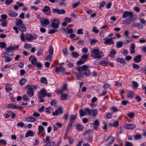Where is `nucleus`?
Returning a JSON list of instances; mask_svg holds the SVG:
<instances>
[{"instance_id":"49530a36","label":"nucleus","mask_w":146,"mask_h":146,"mask_svg":"<svg viewBox=\"0 0 146 146\" xmlns=\"http://www.w3.org/2000/svg\"><path fill=\"white\" fill-rule=\"evenodd\" d=\"M67 89V86L66 84H64L63 86V87L62 89L60 91V93H63V92L65 90H66Z\"/></svg>"},{"instance_id":"423d86ee","label":"nucleus","mask_w":146,"mask_h":146,"mask_svg":"<svg viewBox=\"0 0 146 146\" xmlns=\"http://www.w3.org/2000/svg\"><path fill=\"white\" fill-rule=\"evenodd\" d=\"M52 23L51 27L52 28L57 29L59 28V25L60 24V20L58 19H55L51 21Z\"/></svg>"},{"instance_id":"de8ad7c7","label":"nucleus","mask_w":146,"mask_h":146,"mask_svg":"<svg viewBox=\"0 0 146 146\" xmlns=\"http://www.w3.org/2000/svg\"><path fill=\"white\" fill-rule=\"evenodd\" d=\"M127 115L130 118H132L134 117L135 114L134 113L132 112L127 113Z\"/></svg>"},{"instance_id":"3c124183","label":"nucleus","mask_w":146,"mask_h":146,"mask_svg":"<svg viewBox=\"0 0 146 146\" xmlns=\"http://www.w3.org/2000/svg\"><path fill=\"white\" fill-rule=\"evenodd\" d=\"M37 59L35 57L31 61V63L33 65H35L37 63Z\"/></svg>"},{"instance_id":"0eeeda50","label":"nucleus","mask_w":146,"mask_h":146,"mask_svg":"<svg viewBox=\"0 0 146 146\" xmlns=\"http://www.w3.org/2000/svg\"><path fill=\"white\" fill-rule=\"evenodd\" d=\"M28 88L27 91V94L28 96L30 97H32L33 96L34 94V92L33 90L32 86L28 85L26 86Z\"/></svg>"},{"instance_id":"ddd939ff","label":"nucleus","mask_w":146,"mask_h":146,"mask_svg":"<svg viewBox=\"0 0 146 146\" xmlns=\"http://www.w3.org/2000/svg\"><path fill=\"white\" fill-rule=\"evenodd\" d=\"M136 125L133 124H127L124 125V127L127 130H132L135 128Z\"/></svg>"},{"instance_id":"ea45409f","label":"nucleus","mask_w":146,"mask_h":146,"mask_svg":"<svg viewBox=\"0 0 146 146\" xmlns=\"http://www.w3.org/2000/svg\"><path fill=\"white\" fill-rule=\"evenodd\" d=\"M43 51V49L40 47L38 49V51L37 52L36 54L38 56H40L41 55Z\"/></svg>"},{"instance_id":"338daca9","label":"nucleus","mask_w":146,"mask_h":146,"mask_svg":"<svg viewBox=\"0 0 146 146\" xmlns=\"http://www.w3.org/2000/svg\"><path fill=\"white\" fill-rule=\"evenodd\" d=\"M36 66L37 67V68L39 69H40L42 67V65L40 62H38L37 63Z\"/></svg>"},{"instance_id":"9b49d317","label":"nucleus","mask_w":146,"mask_h":146,"mask_svg":"<svg viewBox=\"0 0 146 146\" xmlns=\"http://www.w3.org/2000/svg\"><path fill=\"white\" fill-rule=\"evenodd\" d=\"M0 48H4L5 50L7 53L11 52L12 51L14 50L15 49V48L13 46H8L7 47H6V46H0Z\"/></svg>"},{"instance_id":"6ab92c4d","label":"nucleus","mask_w":146,"mask_h":146,"mask_svg":"<svg viewBox=\"0 0 146 146\" xmlns=\"http://www.w3.org/2000/svg\"><path fill=\"white\" fill-rule=\"evenodd\" d=\"M35 133L31 131H29L26 133L25 135V137H28L29 136L33 137L35 135Z\"/></svg>"},{"instance_id":"603ef678","label":"nucleus","mask_w":146,"mask_h":146,"mask_svg":"<svg viewBox=\"0 0 146 146\" xmlns=\"http://www.w3.org/2000/svg\"><path fill=\"white\" fill-rule=\"evenodd\" d=\"M23 100L25 101H27L29 100V99L27 96L26 95H24L23 97Z\"/></svg>"},{"instance_id":"09e8293b","label":"nucleus","mask_w":146,"mask_h":146,"mask_svg":"<svg viewBox=\"0 0 146 146\" xmlns=\"http://www.w3.org/2000/svg\"><path fill=\"white\" fill-rule=\"evenodd\" d=\"M119 121H117L114 122L112 124V126L115 127H117L119 125Z\"/></svg>"},{"instance_id":"37998d69","label":"nucleus","mask_w":146,"mask_h":146,"mask_svg":"<svg viewBox=\"0 0 146 146\" xmlns=\"http://www.w3.org/2000/svg\"><path fill=\"white\" fill-rule=\"evenodd\" d=\"M133 93L132 92L129 91L127 94V96L128 98H133Z\"/></svg>"},{"instance_id":"774afa93","label":"nucleus","mask_w":146,"mask_h":146,"mask_svg":"<svg viewBox=\"0 0 146 146\" xmlns=\"http://www.w3.org/2000/svg\"><path fill=\"white\" fill-rule=\"evenodd\" d=\"M140 71L141 72H144V74H146V67H144L143 68H141L140 69Z\"/></svg>"},{"instance_id":"72a5a7b5","label":"nucleus","mask_w":146,"mask_h":146,"mask_svg":"<svg viewBox=\"0 0 146 146\" xmlns=\"http://www.w3.org/2000/svg\"><path fill=\"white\" fill-rule=\"evenodd\" d=\"M116 60L117 62L121 64H124L125 62V60L122 58H118L116 59Z\"/></svg>"},{"instance_id":"f8f14e48","label":"nucleus","mask_w":146,"mask_h":146,"mask_svg":"<svg viewBox=\"0 0 146 146\" xmlns=\"http://www.w3.org/2000/svg\"><path fill=\"white\" fill-rule=\"evenodd\" d=\"M63 112L62 108L61 107H60L56 110L55 112H53L52 115L54 116H57L59 114H62Z\"/></svg>"},{"instance_id":"13d9d810","label":"nucleus","mask_w":146,"mask_h":146,"mask_svg":"<svg viewBox=\"0 0 146 146\" xmlns=\"http://www.w3.org/2000/svg\"><path fill=\"white\" fill-rule=\"evenodd\" d=\"M80 2H78L74 4L72 6V8L73 9H75L80 4Z\"/></svg>"},{"instance_id":"2eb2a0df","label":"nucleus","mask_w":146,"mask_h":146,"mask_svg":"<svg viewBox=\"0 0 146 146\" xmlns=\"http://www.w3.org/2000/svg\"><path fill=\"white\" fill-rule=\"evenodd\" d=\"M26 121L29 122H35L36 121V118L34 117L29 116L25 118Z\"/></svg>"},{"instance_id":"bb28decb","label":"nucleus","mask_w":146,"mask_h":146,"mask_svg":"<svg viewBox=\"0 0 146 146\" xmlns=\"http://www.w3.org/2000/svg\"><path fill=\"white\" fill-rule=\"evenodd\" d=\"M18 27L19 30L21 31L25 32L26 30V27L23 24L19 26Z\"/></svg>"},{"instance_id":"bf43d9fd","label":"nucleus","mask_w":146,"mask_h":146,"mask_svg":"<svg viewBox=\"0 0 146 146\" xmlns=\"http://www.w3.org/2000/svg\"><path fill=\"white\" fill-rule=\"evenodd\" d=\"M135 46H131V47L130 52L131 54H133L135 52Z\"/></svg>"},{"instance_id":"a878e982","label":"nucleus","mask_w":146,"mask_h":146,"mask_svg":"<svg viewBox=\"0 0 146 146\" xmlns=\"http://www.w3.org/2000/svg\"><path fill=\"white\" fill-rule=\"evenodd\" d=\"M49 23V20L47 19H44L43 21H41V25H43V26L44 25H47Z\"/></svg>"},{"instance_id":"e2e57ef3","label":"nucleus","mask_w":146,"mask_h":146,"mask_svg":"<svg viewBox=\"0 0 146 146\" xmlns=\"http://www.w3.org/2000/svg\"><path fill=\"white\" fill-rule=\"evenodd\" d=\"M62 52L64 54L65 56H67L68 55V52L67 49L66 48H63L62 49Z\"/></svg>"},{"instance_id":"9d476101","label":"nucleus","mask_w":146,"mask_h":146,"mask_svg":"<svg viewBox=\"0 0 146 146\" xmlns=\"http://www.w3.org/2000/svg\"><path fill=\"white\" fill-rule=\"evenodd\" d=\"M42 11L45 12V14L47 15H51L50 11L51 9L48 6H44L42 9Z\"/></svg>"},{"instance_id":"864d4df0","label":"nucleus","mask_w":146,"mask_h":146,"mask_svg":"<svg viewBox=\"0 0 146 146\" xmlns=\"http://www.w3.org/2000/svg\"><path fill=\"white\" fill-rule=\"evenodd\" d=\"M0 144L5 145L7 144V142L5 139H1L0 140Z\"/></svg>"},{"instance_id":"79ce46f5","label":"nucleus","mask_w":146,"mask_h":146,"mask_svg":"<svg viewBox=\"0 0 146 146\" xmlns=\"http://www.w3.org/2000/svg\"><path fill=\"white\" fill-rule=\"evenodd\" d=\"M26 82V80L25 79L23 78L21 79L19 81V84L21 86L24 85Z\"/></svg>"},{"instance_id":"dca6fc26","label":"nucleus","mask_w":146,"mask_h":146,"mask_svg":"<svg viewBox=\"0 0 146 146\" xmlns=\"http://www.w3.org/2000/svg\"><path fill=\"white\" fill-rule=\"evenodd\" d=\"M104 44H105L113 45L114 44V41L112 40V38H108L105 40Z\"/></svg>"},{"instance_id":"a18cd8bd","label":"nucleus","mask_w":146,"mask_h":146,"mask_svg":"<svg viewBox=\"0 0 146 146\" xmlns=\"http://www.w3.org/2000/svg\"><path fill=\"white\" fill-rule=\"evenodd\" d=\"M85 42V40H79L77 42V43L80 45H84Z\"/></svg>"},{"instance_id":"6e6d98bb","label":"nucleus","mask_w":146,"mask_h":146,"mask_svg":"<svg viewBox=\"0 0 146 146\" xmlns=\"http://www.w3.org/2000/svg\"><path fill=\"white\" fill-rule=\"evenodd\" d=\"M85 62L83 60L81 59V60L78 61L77 62L76 64L77 65H79L84 64Z\"/></svg>"},{"instance_id":"680f3d73","label":"nucleus","mask_w":146,"mask_h":146,"mask_svg":"<svg viewBox=\"0 0 146 146\" xmlns=\"http://www.w3.org/2000/svg\"><path fill=\"white\" fill-rule=\"evenodd\" d=\"M133 67L134 68L138 69L139 68L140 66L134 63L133 64Z\"/></svg>"},{"instance_id":"69168bd1","label":"nucleus","mask_w":146,"mask_h":146,"mask_svg":"<svg viewBox=\"0 0 146 146\" xmlns=\"http://www.w3.org/2000/svg\"><path fill=\"white\" fill-rule=\"evenodd\" d=\"M72 122L70 121L68 125L67 126L66 128V131H68L69 130V129H70L72 126Z\"/></svg>"},{"instance_id":"5701e85b","label":"nucleus","mask_w":146,"mask_h":146,"mask_svg":"<svg viewBox=\"0 0 146 146\" xmlns=\"http://www.w3.org/2000/svg\"><path fill=\"white\" fill-rule=\"evenodd\" d=\"M80 116L81 117H82L87 115V112H86V108L85 109L84 111L82 109L80 110L79 111Z\"/></svg>"},{"instance_id":"cd10ccee","label":"nucleus","mask_w":146,"mask_h":146,"mask_svg":"<svg viewBox=\"0 0 146 146\" xmlns=\"http://www.w3.org/2000/svg\"><path fill=\"white\" fill-rule=\"evenodd\" d=\"M38 134L39 135L40 133H42L44 130V128L41 125H39L38 127Z\"/></svg>"},{"instance_id":"20e7f679","label":"nucleus","mask_w":146,"mask_h":146,"mask_svg":"<svg viewBox=\"0 0 146 146\" xmlns=\"http://www.w3.org/2000/svg\"><path fill=\"white\" fill-rule=\"evenodd\" d=\"M86 112H87V115L92 116L95 117L98 113V111L96 109L90 110L88 108H86Z\"/></svg>"},{"instance_id":"aec40b11","label":"nucleus","mask_w":146,"mask_h":146,"mask_svg":"<svg viewBox=\"0 0 146 146\" xmlns=\"http://www.w3.org/2000/svg\"><path fill=\"white\" fill-rule=\"evenodd\" d=\"M7 107L8 108L12 109H20L21 108V106L19 107L16 106L12 104H9L8 105Z\"/></svg>"},{"instance_id":"f03ea898","label":"nucleus","mask_w":146,"mask_h":146,"mask_svg":"<svg viewBox=\"0 0 146 146\" xmlns=\"http://www.w3.org/2000/svg\"><path fill=\"white\" fill-rule=\"evenodd\" d=\"M38 37L37 35L35 34H32L31 33L24 34L22 33L20 36V38L23 41L26 40L29 42H31L33 40L36 39Z\"/></svg>"},{"instance_id":"c756f323","label":"nucleus","mask_w":146,"mask_h":146,"mask_svg":"<svg viewBox=\"0 0 146 146\" xmlns=\"http://www.w3.org/2000/svg\"><path fill=\"white\" fill-rule=\"evenodd\" d=\"M76 128L79 131H82L83 129V126L79 124H77Z\"/></svg>"},{"instance_id":"58836bf2","label":"nucleus","mask_w":146,"mask_h":146,"mask_svg":"<svg viewBox=\"0 0 146 146\" xmlns=\"http://www.w3.org/2000/svg\"><path fill=\"white\" fill-rule=\"evenodd\" d=\"M52 55L49 54L45 56V59L48 61H50L52 60Z\"/></svg>"},{"instance_id":"f257e3e1","label":"nucleus","mask_w":146,"mask_h":146,"mask_svg":"<svg viewBox=\"0 0 146 146\" xmlns=\"http://www.w3.org/2000/svg\"><path fill=\"white\" fill-rule=\"evenodd\" d=\"M127 17L128 18L123 21L124 24L127 25L130 24L137 18V15H133L132 12L126 11L123 13L122 17L126 18Z\"/></svg>"},{"instance_id":"f704fd0d","label":"nucleus","mask_w":146,"mask_h":146,"mask_svg":"<svg viewBox=\"0 0 146 146\" xmlns=\"http://www.w3.org/2000/svg\"><path fill=\"white\" fill-rule=\"evenodd\" d=\"M53 110V109L52 107L49 106L46 108V112L48 113H51V111Z\"/></svg>"},{"instance_id":"473e14b6","label":"nucleus","mask_w":146,"mask_h":146,"mask_svg":"<svg viewBox=\"0 0 146 146\" xmlns=\"http://www.w3.org/2000/svg\"><path fill=\"white\" fill-rule=\"evenodd\" d=\"M99 124L100 122L99 121L98 119H96L94 121V122L93 123H90V127L93 126V125H95L98 126L99 125Z\"/></svg>"},{"instance_id":"6e6552de","label":"nucleus","mask_w":146,"mask_h":146,"mask_svg":"<svg viewBox=\"0 0 146 146\" xmlns=\"http://www.w3.org/2000/svg\"><path fill=\"white\" fill-rule=\"evenodd\" d=\"M52 12L54 14H58V15L64 14L66 12L65 11L64 9L60 10L56 8L53 9Z\"/></svg>"},{"instance_id":"2f4dec72","label":"nucleus","mask_w":146,"mask_h":146,"mask_svg":"<svg viewBox=\"0 0 146 146\" xmlns=\"http://www.w3.org/2000/svg\"><path fill=\"white\" fill-rule=\"evenodd\" d=\"M8 14L10 16L12 17H15L18 15V13L14 12H9Z\"/></svg>"},{"instance_id":"1a4fd4ad","label":"nucleus","mask_w":146,"mask_h":146,"mask_svg":"<svg viewBox=\"0 0 146 146\" xmlns=\"http://www.w3.org/2000/svg\"><path fill=\"white\" fill-rule=\"evenodd\" d=\"M47 93L45 91V89L43 88L40 90L38 92V98L40 99L45 97L46 96Z\"/></svg>"},{"instance_id":"e433bc0d","label":"nucleus","mask_w":146,"mask_h":146,"mask_svg":"<svg viewBox=\"0 0 146 146\" xmlns=\"http://www.w3.org/2000/svg\"><path fill=\"white\" fill-rule=\"evenodd\" d=\"M109 64V63L107 61H101V65L103 66H107Z\"/></svg>"},{"instance_id":"c9c22d12","label":"nucleus","mask_w":146,"mask_h":146,"mask_svg":"<svg viewBox=\"0 0 146 146\" xmlns=\"http://www.w3.org/2000/svg\"><path fill=\"white\" fill-rule=\"evenodd\" d=\"M40 82L44 84H47L48 83L46 79L44 77H42L40 79Z\"/></svg>"},{"instance_id":"7c9ffc66","label":"nucleus","mask_w":146,"mask_h":146,"mask_svg":"<svg viewBox=\"0 0 146 146\" xmlns=\"http://www.w3.org/2000/svg\"><path fill=\"white\" fill-rule=\"evenodd\" d=\"M89 57V55L88 54H85L83 55L81 57V59L83 60L84 62H85L86 60L88 59Z\"/></svg>"},{"instance_id":"f3484780","label":"nucleus","mask_w":146,"mask_h":146,"mask_svg":"<svg viewBox=\"0 0 146 146\" xmlns=\"http://www.w3.org/2000/svg\"><path fill=\"white\" fill-rule=\"evenodd\" d=\"M65 69L64 68L60 66L57 67L56 68L55 72L56 73H58L59 72H63L65 71Z\"/></svg>"},{"instance_id":"4468645a","label":"nucleus","mask_w":146,"mask_h":146,"mask_svg":"<svg viewBox=\"0 0 146 146\" xmlns=\"http://www.w3.org/2000/svg\"><path fill=\"white\" fill-rule=\"evenodd\" d=\"M142 55L139 54L135 56L133 59V60L135 62H140L141 60Z\"/></svg>"},{"instance_id":"39448f33","label":"nucleus","mask_w":146,"mask_h":146,"mask_svg":"<svg viewBox=\"0 0 146 146\" xmlns=\"http://www.w3.org/2000/svg\"><path fill=\"white\" fill-rule=\"evenodd\" d=\"M99 50L94 49L92 52L91 56L94 58H100V54Z\"/></svg>"},{"instance_id":"8fccbe9b","label":"nucleus","mask_w":146,"mask_h":146,"mask_svg":"<svg viewBox=\"0 0 146 146\" xmlns=\"http://www.w3.org/2000/svg\"><path fill=\"white\" fill-rule=\"evenodd\" d=\"M132 84L134 88H138V85L137 82L135 81H133L132 82Z\"/></svg>"},{"instance_id":"7ed1b4c3","label":"nucleus","mask_w":146,"mask_h":146,"mask_svg":"<svg viewBox=\"0 0 146 146\" xmlns=\"http://www.w3.org/2000/svg\"><path fill=\"white\" fill-rule=\"evenodd\" d=\"M76 70L79 72V75L80 76H82L84 74L82 73V72L85 71V74L87 77L89 76L90 75L91 72L90 70L88 69V66L86 65H84L82 66H79L76 67Z\"/></svg>"},{"instance_id":"a19ab883","label":"nucleus","mask_w":146,"mask_h":146,"mask_svg":"<svg viewBox=\"0 0 146 146\" xmlns=\"http://www.w3.org/2000/svg\"><path fill=\"white\" fill-rule=\"evenodd\" d=\"M90 43L91 45H94L96 43L98 42V40L96 39H90Z\"/></svg>"},{"instance_id":"0e129e2a","label":"nucleus","mask_w":146,"mask_h":146,"mask_svg":"<svg viewBox=\"0 0 146 146\" xmlns=\"http://www.w3.org/2000/svg\"><path fill=\"white\" fill-rule=\"evenodd\" d=\"M141 138V136L140 135H135L134 139L136 140L140 139Z\"/></svg>"},{"instance_id":"4be33fe9","label":"nucleus","mask_w":146,"mask_h":146,"mask_svg":"<svg viewBox=\"0 0 146 146\" xmlns=\"http://www.w3.org/2000/svg\"><path fill=\"white\" fill-rule=\"evenodd\" d=\"M61 94L60 100H65L68 99V95L67 94H63V93Z\"/></svg>"},{"instance_id":"412c9836","label":"nucleus","mask_w":146,"mask_h":146,"mask_svg":"<svg viewBox=\"0 0 146 146\" xmlns=\"http://www.w3.org/2000/svg\"><path fill=\"white\" fill-rule=\"evenodd\" d=\"M5 89L6 92H9L12 90L11 85L9 84H7L5 85Z\"/></svg>"},{"instance_id":"a211bd4d","label":"nucleus","mask_w":146,"mask_h":146,"mask_svg":"<svg viewBox=\"0 0 146 146\" xmlns=\"http://www.w3.org/2000/svg\"><path fill=\"white\" fill-rule=\"evenodd\" d=\"M102 128L104 131L105 132H107L108 131L107 123L103 121L102 124Z\"/></svg>"},{"instance_id":"052dcab7","label":"nucleus","mask_w":146,"mask_h":146,"mask_svg":"<svg viewBox=\"0 0 146 146\" xmlns=\"http://www.w3.org/2000/svg\"><path fill=\"white\" fill-rule=\"evenodd\" d=\"M112 116V113H108L106 115V118L108 119H110L111 118Z\"/></svg>"},{"instance_id":"5fc2aeb1","label":"nucleus","mask_w":146,"mask_h":146,"mask_svg":"<svg viewBox=\"0 0 146 146\" xmlns=\"http://www.w3.org/2000/svg\"><path fill=\"white\" fill-rule=\"evenodd\" d=\"M110 87V85L107 83H106L103 86V88L105 89L106 90L108 88Z\"/></svg>"},{"instance_id":"b1692460","label":"nucleus","mask_w":146,"mask_h":146,"mask_svg":"<svg viewBox=\"0 0 146 146\" xmlns=\"http://www.w3.org/2000/svg\"><path fill=\"white\" fill-rule=\"evenodd\" d=\"M0 21L1 22V25L3 27H6L7 26L8 23L6 20L0 19Z\"/></svg>"},{"instance_id":"393cba45","label":"nucleus","mask_w":146,"mask_h":146,"mask_svg":"<svg viewBox=\"0 0 146 146\" xmlns=\"http://www.w3.org/2000/svg\"><path fill=\"white\" fill-rule=\"evenodd\" d=\"M23 21L21 19H17L15 21V25L16 26H18L19 27V26L23 25Z\"/></svg>"},{"instance_id":"c03bdc74","label":"nucleus","mask_w":146,"mask_h":146,"mask_svg":"<svg viewBox=\"0 0 146 146\" xmlns=\"http://www.w3.org/2000/svg\"><path fill=\"white\" fill-rule=\"evenodd\" d=\"M48 51L49 54L53 55V54L54 49L52 46H50Z\"/></svg>"},{"instance_id":"c85d7f7f","label":"nucleus","mask_w":146,"mask_h":146,"mask_svg":"<svg viewBox=\"0 0 146 146\" xmlns=\"http://www.w3.org/2000/svg\"><path fill=\"white\" fill-rule=\"evenodd\" d=\"M110 53L109 56L111 57H113L114 55L116 54V52L114 49H112L110 50Z\"/></svg>"},{"instance_id":"4c0bfd02","label":"nucleus","mask_w":146,"mask_h":146,"mask_svg":"<svg viewBox=\"0 0 146 146\" xmlns=\"http://www.w3.org/2000/svg\"><path fill=\"white\" fill-rule=\"evenodd\" d=\"M71 55L73 58H78L79 55L78 53L74 52H73L72 53Z\"/></svg>"},{"instance_id":"4d7b16f0","label":"nucleus","mask_w":146,"mask_h":146,"mask_svg":"<svg viewBox=\"0 0 146 146\" xmlns=\"http://www.w3.org/2000/svg\"><path fill=\"white\" fill-rule=\"evenodd\" d=\"M132 40V38H130L129 40H125L123 41V43L124 44H127L128 43H129Z\"/></svg>"}]
</instances>
